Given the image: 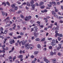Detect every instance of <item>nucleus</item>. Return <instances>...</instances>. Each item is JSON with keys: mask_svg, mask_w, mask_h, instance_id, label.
Segmentation results:
<instances>
[{"mask_svg": "<svg viewBox=\"0 0 63 63\" xmlns=\"http://www.w3.org/2000/svg\"><path fill=\"white\" fill-rule=\"evenodd\" d=\"M27 42V40H25L24 42V40H23V41H21L19 43V45H20V46H21V45H20L21 44V43H22V45H25V44Z\"/></svg>", "mask_w": 63, "mask_h": 63, "instance_id": "nucleus-1", "label": "nucleus"}, {"mask_svg": "<svg viewBox=\"0 0 63 63\" xmlns=\"http://www.w3.org/2000/svg\"><path fill=\"white\" fill-rule=\"evenodd\" d=\"M37 27L35 26L34 28H31V32H32L34 30V32H37V29H38Z\"/></svg>", "mask_w": 63, "mask_h": 63, "instance_id": "nucleus-2", "label": "nucleus"}, {"mask_svg": "<svg viewBox=\"0 0 63 63\" xmlns=\"http://www.w3.org/2000/svg\"><path fill=\"white\" fill-rule=\"evenodd\" d=\"M31 18V16H26V18H25L24 19L26 21H28V20H30Z\"/></svg>", "mask_w": 63, "mask_h": 63, "instance_id": "nucleus-3", "label": "nucleus"}, {"mask_svg": "<svg viewBox=\"0 0 63 63\" xmlns=\"http://www.w3.org/2000/svg\"><path fill=\"white\" fill-rule=\"evenodd\" d=\"M31 46V44H27L25 45V47L27 49H29L30 48V47Z\"/></svg>", "mask_w": 63, "mask_h": 63, "instance_id": "nucleus-4", "label": "nucleus"}, {"mask_svg": "<svg viewBox=\"0 0 63 63\" xmlns=\"http://www.w3.org/2000/svg\"><path fill=\"white\" fill-rule=\"evenodd\" d=\"M51 44L52 46H55V40L54 39L52 40V42H51Z\"/></svg>", "mask_w": 63, "mask_h": 63, "instance_id": "nucleus-5", "label": "nucleus"}, {"mask_svg": "<svg viewBox=\"0 0 63 63\" xmlns=\"http://www.w3.org/2000/svg\"><path fill=\"white\" fill-rule=\"evenodd\" d=\"M50 5H48V4L47 6V7H50L51 6V5H52V4H53L54 5H56V2H52L50 3Z\"/></svg>", "mask_w": 63, "mask_h": 63, "instance_id": "nucleus-6", "label": "nucleus"}, {"mask_svg": "<svg viewBox=\"0 0 63 63\" xmlns=\"http://www.w3.org/2000/svg\"><path fill=\"white\" fill-rule=\"evenodd\" d=\"M43 59L44 61H45V62H46V63H48V62H50V61L49 60H48L47 59H46V57H44Z\"/></svg>", "mask_w": 63, "mask_h": 63, "instance_id": "nucleus-7", "label": "nucleus"}, {"mask_svg": "<svg viewBox=\"0 0 63 63\" xmlns=\"http://www.w3.org/2000/svg\"><path fill=\"white\" fill-rule=\"evenodd\" d=\"M10 44H13V43H15V41L14 40L10 39Z\"/></svg>", "mask_w": 63, "mask_h": 63, "instance_id": "nucleus-8", "label": "nucleus"}, {"mask_svg": "<svg viewBox=\"0 0 63 63\" xmlns=\"http://www.w3.org/2000/svg\"><path fill=\"white\" fill-rule=\"evenodd\" d=\"M58 46L59 47H58L57 48V49L58 50H59L60 48H61V44H59Z\"/></svg>", "mask_w": 63, "mask_h": 63, "instance_id": "nucleus-9", "label": "nucleus"}, {"mask_svg": "<svg viewBox=\"0 0 63 63\" xmlns=\"http://www.w3.org/2000/svg\"><path fill=\"white\" fill-rule=\"evenodd\" d=\"M55 32L56 33L55 35V37H57V36L59 35V33H57L58 32V31H56Z\"/></svg>", "mask_w": 63, "mask_h": 63, "instance_id": "nucleus-10", "label": "nucleus"}, {"mask_svg": "<svg viewBox=\"0 0 63 63\" xmlns=\"http://www.w3.org/2000/svg\"><path fill=\"white\" fill-rule=\"evenodd\" d=\"M3 28L2 27H1L0 31L1 32V33L2 34H4V32H3Z\"/></svg>", "mask_w": 63, "mask_h": 63, "instance_id": "nucleus-11", "label": "nucleus"}, {"mask_svg": "<svg viewBox=\"0 0 63 63\" xmlns=\"http://www.w3.org/2000/svg\"><path fill=\"white\" fill-rule=\"evenodd\" d=\"M52 62L53 63H56V60L55 59H52Z\"/></svg>", "mask_w": 63, "mask_h": 63, "instance_id": "nucleus-12", "label": "nucleus"}, {"mask_svg": "<svg viewBox=\"0 0 63 63\" xmlns=\"http://www.w3.org/2000/svg\"><path fill=\"white\" fill-rule=\"evenodd\" d=\"M13 26V30H15V28H16V24H14Z\"/></svg>", "mask_w": 63, "mask_h": 63, "instance_id": "nucleus-13", "label": "nucleus"}, {"mask_svg": "<svg viewBox=\"0 0 63 63\" xmlns=\"http://www.w3.org/2000/svg\"><path fill=\"white\" fill-rule=\"evenodd\" d=\"M30 47V49H32L34 48V46L32 44H31Z\"/></svg>", "mask_w": 63, "mask_h": 63, "instance_id": "nucleus-14", "label": "nucleus"}, {"mask_svg": "<svg viewBox=\"0 0 63 63\" xmlns=\"http://www.w3.org/2000/svg\"><path fill=\"white\" fill-rule=\"evenodd\" d=\"M50 26H48V28H52V24H50Z\"/></svg>", "mask_w": 63, "mask_h": 63, "instance_id": "nucleus-15", "label": "nucleus"}, {"mask_svg": "<svg viewBox=\"0 0 63 63\" xmlns=\"http://www.w3.org/2000/svg\"><path fill=\"white\" fill-rule=\"evenodd\" d=\"M14 49V47H12V50H11L10 51H9V53H10L11 52H13V50Z\"/></svg>", "mask_w": 63, "mask_h": 63, "instance_id": "nucleus-16", "label": "nucleus"}, {"mask_svg": "<svg viewBox=\"0 0 63 63\" xmlns=\"http://www.w3.org/2000/svg\"><path fill=\"white\" fill-rule=\"evenodd\" d=\"M41 47V45L40 44H38L37 45V47L38 48H40Z\"/></svg>", "mask_w": 63, "mask_h": 63, "instance_id": "nucleus-17", "label": "nucleus"}, {"mask_svg": "<svg viewBox=\"0 0 63 63\" xmlns=\"http://www.w3.org/2000/svg\"><path fill=\"white\" fill-rule=\"evenodd\" d=\"M38 53H39V52L38 51H36L34 52V54H35V55H36V54H38Z\"/></svg>", "mask_w": 63, "mask_h": 63, "instance_id": "nucleus-18", "label": "nucleus"}, {"mask_svg": "<svg viewBox=\"0 0 63 63\" xmlns=\"http://www.w3.org/2000/svg\"><path fill=\"white\" fill-rule=\"evenodd\" d=\"M16 5V4H12L11 6L12 8H14L15 7V5Z\"/></svg>", "mask_w": 63, "mask_h": 63, "instance_id": "nucleus-19", "label": "nucleus"}, {"mask_svg": "<svg viewBox=\"0 0 63 63\" xmlns=\"http://www.w3.org/2000/svg\"><path fill=\"white\" fill-rule=\"evenodd\" d=\"M4 5V6H6V2H4L2 3V5Z\"/></svg>", "mask_w": 63, "mask_h": 63, "instance_id": "nucleus-20", "label": "nucleus"}, {"mask_svg": "<svg viewBox=\"0 0 63 63\" xmlns=\"http://www.w3.org/2000/svg\"><path fill=\"white\" fill-rule=\"evenodd\" d=\"M44 4V3L43 2H41L40 3L39 5L40 6H42V5H43Z\"/></svg>", "mask_w": 63, "mask_h": 63, "instance_id": "nucleus-21", "label": "nucleus"}, {"mask_svg": "<svg viewBox=\"0 0 63 63\" xmlns=\"http://www.w3.org/2000/svg\"><path fill=\"white\" fill-rule=\"evenodd\" d=\"M18 58H22L23 56L22 55H20L18 56Z\"/></svg>", "mask_w": 63, "mask_h": 63, "instance_id": "nucleus-22", "label": "nucleus"}, {"mask_svg": "<svg viewBox=\"0 0 63 63\" xmlns=\"http://www.w3.org/2000/svg\"><path fill=\"white\" fill-rule=\"evenodd\" d=\"M27 4L26 5L27 6H30V3L28 2H27Z\"/></svg>", "mask_w": 63, "mask_h": 63, "instance_id": "nucleus-23", "label": "nucleus"}, {"mask_svg": "<svg viewBox=\"0 0 63 63\" xmlns=\"http://www.w3.org/2000/svg\"><path fill=\"white\" fill-rule=\"evenodd\" d=\"M9 11L10 12H11V11H12L13 12H15V10H14L13 9H12L11 10H10Z\"/></svg>", "mask_w": 63, "mask_h": 63, "instance_id": "nucleus-24", "label": "nucleus"}, {"mask_svg": "<svg viewBox=\"0 0 63 63\" xmlns=\"http://www.w3.org/2000/svg\"><path fill=\"white\" fill-rule=\"evenodd\" d=\"M5 47V45H4L3 46H2V49H4V50H5V48H4V47Z\"/></svg>", "mask_w": 63, "mask_h": 63, "instance_id": "nucleus-25", "label": "nucleus"}, {"mask_svg": "<svg viewBox=\"0 0 63 63\" xmlns=\"http://www.w3.org/2000/svg\"><path fill=\"white\" fill-rule=\"evenodd\" d=\"M8 32V30H5L4 33L5 34H6V33H7Z\"/></svg>", "mask_w": 63, "mask_h": 63, "instance_id": "nucleus-26", "label": "nucleus"}, {"mask_svg": "<svg viewBox=\"0 0 63 63\" xmlns=\"http://www.w3.org/2000/svg\"><path fill=\"white\" fill-rule=\"evenodd\" d=\"M44 19L45 20H46L45 22L46 23L47 22V21H48V20L47 19V18H44Z\"/></svg>", "mask_w": 63, "mask_h": 63, "instance_id": "nucleus-27", "label": "nucleus"}, {"mask_svg": "<svg viewBox=\"0 0 63 63\" xmlns=\"http://www.w3.org/2000/svg\"><path fill=\"white\" fill-rule=\"evenodd\" d=\"M52 13L53 15L54 16H55V13L53 11H52Z\"/></svg>", "mask_w": 63, "mask_h": 63, "instance_id": "nucleus-28", "label": "nucleus"}, {"mask_svg": "<svg viewBox=\"0 0 63 63\" xmlns=\"http://www.w3.org/2000/svg\"><path fill=\"white\" fill-rule=\"evenodd\" d=\"M8 19H9V17H8L6 19H5L3 21H6V20H8Z\"/></svg>", "mask_w": 63, "mask_h": 63, "instance_id": "nucleus-29", "label": "nucleus"}, {"mask_svg": "<svg viewBox=\"0 0 63 63\" xmlns=\"http://www.w3.org/2000/svg\"><path fill=\"white\" fill-rule=\"evenodd\" d=\"M11 25L10 24H8L7 25L5 26V27H9Z\"/></svg>", "mask_w": 63, "mask_h": 63, "instance_id": "nucleus-30", "label": "nucleus"}, {"mask_svg": "<svg viewBox=\"0 0 63 63\" xmlns=\"http://www.w3.org/2000/svg\"><path fill=\"white\" fill-rule=\"evenodd\" d=\"M32 1L30 3L31 4H33L34 3V1H33V0H32Z\"/></svg>", "mask_w": 63, "mask_h": 63, "instance_id": "nucleus-31", "label": "nucleus"}, {"mask_svg": "<svg viewBox=\"0 0 63 63\" xmlns=\"http://www.w3.org/2000/svg\"><path fill=\"white\" fill-rule=\"evenodd\" d=\"M35 40L36 41H40V39L39 38H37V39H35Z\"/></svg>", "mask_w": 63, "mask_h": 63, "instance_id": "nucleus-32", "label": "nucleus"}, {"mask_svg": "<svg viewBox=\"0 0 63 63\" xmlns=\"http://www.w3.org/2000/svg\"><path fill=\"white\" fill-rule=\"evenodd\" d=\"M20 16L22 18H24V16L22 15H20Z\"/></svg>", "mask_w": 63, "mask_h": 63, "instance_id": "nucleus-33", "label": "nucleus"}, {"mask_svg": "<svg viewBox=\"0 0 63 63\" xmlns=\"http://www.w3.org/2000/svg\"><path fill=\"white\" fill-rule=\"evenodd\" d=\"M58 36H60V37H62L63 36V35H62V34H59Z\"/></svg>", "mask_w": 63, "mask_h": 63, "instance_id": "nucleus-34", "label": "nucleus"}, {"mask_svg": "<svg viewBox=\"0 0 63 63\" xmlns=\"http://www.w3.org/2000/svg\"><path fill=\"white\" fill-rule=\"evenodd\" d=\"M45 38H44L43 39H42L41 40L42 42H43V41H45Z\"/></svg>", "mask_w": 63, "mask_h": 63, "instance_id": "nucleus-35", "label": "nucleus"}, {"mask_svg": "<svg viewBox=\"0 0 63 63\" xmlns=\"http://www.w3.org/2000/svg\"><path fill=\"white\" fill-rule=\"evenodd\" d=\"M58 40L59 41H60V40H61V38L59 37L58 38Z\"/></svg>", "mask_w": 63, "mask_h": 63, "instance_id": "nucleus-36", "label": "nucleus"}, {"mask_svg": "<svg viewBox=\"0 0 63 63\" xmlns=\"http://www.w3.org/2000/svg\"><path fill=\"white\" fill-rule=\"evenodd\" d=\"M50 55H53V53L52 52V51H51L50 52Z\"/></svg>", "mask_w": 63, "mask_h": 63, "instance_id": "nucleus-37", "label": "nucleus"}, {"mask_svg": "<svg viewBox=\"0 0 63 63\" xmlns=\"http://www.w3.org/2000/svg\"><path fill=\"white\" fill-rule=\"evenodd\" d=\"M39 27H41V28H43V27H44V26H43V25H39Z\"/></svg>", "mask_w": 63, "mask_h": 63, "instance_id": "nucleus-38", "label": "nucleus"}, {"mask_svg": "<svg viewBox=\"0 0 63 63\" xmlns=\"http://www.w3.org/2000/svg\"><path fill=\"white\" fill-rule=\"evenodd\" d=\"M6 4H7V5H8V6H10V3H9V2H8V1L7 2Z\"/></svg>", "mask_w": 63, "mask_h": 63, "instance_id": "nucleus-39", "label": "nucleus"}, {"mask_svg": "<svg viewBox=\"0 0 63 63\" xmlns=\"http://www.w3.org/2000/svg\"><path fill=\"white\" fill-rule=\"evenodd\" d=\"M13 59V58L11 56H10L8 57L9 59Z\"/></svg>", "mask_w": 63, "mask_h": 63, "instance_id": "nucleus-40", "label": "nucleus"}, {"mask_svg": "<svg viewBox=\"0 0 63 63\" xmlns=\"http://www.w3.org/2000/svg\"><path fill=\"white\" fill-rule=\"evenodd\" d=\"M5 55V54H3V55H0V57H4Z\"/></svg>", "mask_w": 63, "mask_h": 63, "instance_id": "nucleus-41", "label": "nucleus"}, {"mask_svg": "<svg viewBox=\"0 0 63 63\" xmlns=\"http://www.w3.org/2000/svg\"><path fill=\"white\" fill-rule=\"evenodd\" d=\"M20 35H21L22 36L23 35V33L21 32H20Z\"/></svg>", "mask_w": 63, "mask_h": 63, "instance_id": "nucleus-42", "label": "nucleus"}, {"mask_svg": "<svg viewBox=\"0 0 63 63\" xmlns=\"http://www.w3.org/2000/svg\"><path fill=\"white\" fill-rule=\"evenodd\" d=\"M36 6V5L35 4H34L33 5H32V7H34V8H35V6Z\"/></svg>", "mask_w": 63, "mask_h": 63, "instance_id": "nucleus-43", "label": "nucleus"}, {"mask_svg": "<svg viewBox=\"0 0 63 63\" xmlns=\"http://www.w3.org/2000/svg\"><path fill=\"white\" fill-rule=\"evenodd\" d=\"M16 3L18 4H19V5L21 4V3L18 1H17Z\"/></svg>", "mask_w": 63, "mask_h": 63, "instance_id": "nucleus-44", "label": "nucleus"}, {"mask_svg": "<svg viewBox=\"0 0 63 63\" xmlns=\"http://www.w3.org/2000/svg\"><path fill=\"white\" fill-rule=\"evenodd\" d=\"M21 13V11H19L17 12V14H20V13Z\"/></svg>", "mask_w": 63, "mask_h": 63, "instance_id": "nucleus-45", "label": "nucleus"}, {"mask_svg": "<svg viewBox=\"0 0 63 63\" xmlns=\"http://www.w3.org/2000/svg\"><path fill=\"white\" fill-rule=\"evenodd\" d=\"M48 40L49 41H50L51 40H52V39L51 38H48Z\"/></svg>", "mask_w": 63, "mask_h": 63, "instance_id": "nucleus-46", "label": "nucleus"}, {"mask_svg": "<svg viewBox=\"0 0 63 63\" xmlns=\"http://www.w3.org/2000/svg\"><path fill=\"white\" fill-rule=\"evenodd\" d=\"M13 32H11V33H10L9 34V35H10V36H12L13 35Z\"/></svg>", "mask_w": 63, "mask_h": 63, "instance_id": "nucleus-47", "label": "nucleus"}, {"mask_svg": "<svg viewBox=\"0 0 63 63\" xmlns=\"http://www.w3.org/2000/svg\"><path fill=\"white\" fill-rule=\"evenodd\" d=\"M15 10H17V6H16L15 8Z\"/></svg>", "mask_w": 63, "mask_h": 63, "instance_id": "nucleus-48", "label": "nucleus"}, {"mask_svg": "<svg viewBox=\"0 0 63 63\" xmlns=\"http://www.w3.org/2000/svg\"><path fill=\"white\" fill-rule=\"evenodd\" d=\"M16 56H15L13 58V61H15V59H16Z\"/></svg>", "mask_w": 63, "mask_h": 63, "instance_id": "nucleus-49", "label": "nucleus"}, {"mask_svg": "<svg viewBox=\"0 0 63 63\" xmlns=\"http://www.w3.org/2000/svg\"><path fill=\"white\" fill-rule=\"evenodd\" d=\"M32 7V8L31 9V10H33L35 9V7Z\"/></svg>", "mask_w": 63, "mask_h": 63, "instance_id": "nucleus-50", "label": "nucleus"}, {"mask_svg": "<svg viewBox=\"0 0 63 63\" xmlns=\"http://www.w3.org/2000/svg\"><path fill=\"white\" fill-rule=\"evenodd\" d=\"M2 16H5V12H2Z\"/></svg>", "mask_w": 63, "mask_h": 63, "instance_id": "nucleus-51", "label": "nucleus"}, {"mask_svg": "<svg viewBox=\"0 0 63 63\" xmlns=\"http://www.w3.org/2000/svg\"><path fill=\"white\" fill-rule=\"evenodd\" d=\"M49 49H52V47L51 46H50L49 47Z\"/></svg>", "mask_w": 63, "mask_h": 63, "instance_id": "nucleus-52", "label": "nucleus"}, {"mask_svg": "<svg viewBox=\"0 0 63 63\" xmlns=\"http://www.w3.org/2000/svg\"><path fill=\"white\" fill-rule=\"evenodd\" d=\"M56 43L57 44H58V41H57V39H56Z\"/></svg>", "mask_w": 63, "mask_h": 63, "instance_id": "nucleus-53", "label": "nucleus"}, {"mask_svg": "<svg viewBox=\"0 0 63 63\" xmlns=\"http://www.w3.org/2000/svg\"><path fill=\"white\" fill-rule=\"evenodd\" d=\"M58 54L59 56H61V54L59 53H58Z\"/></svg>", "mask_w": 63, "mask_h": 63, "instance_id": "nucleus-54", "label": "nucleus"}, {"mask_svg": "<svg viewBox=\"0 0 63 63\" xmlns=\"http://www.w3.org/2000/svg\"><path fill=\"white\" fill-rule=\"evenodd\" d=\"M45 7L44 6H43L41 7V9H44Z\"/></svg>", "mask_w": 63, "mask_h": 63, "instance_id": "nucleus-55", "label": "nucleus"}, {"mask_svg": "<svg viewBox=\"0 0 63 63\" xmlns=\"http://www.w3.org/2000/svg\"><path fill=\"white\" fill-rule=\"evenodd\" d=\"M9 50V48L8 47H6L5 49V50Z\"/></svg>", "mask_w": 63, "mask_h": 63, "instance_id": "nucleus-56", "label": "nucleus"}, {"mask_svg": "<svg viewBox=\"0 0 63 63\" xmlns=\"http://www.w3.org/2000/svg\"><path fill=\"white\" fill-rule=\"evenodd\" d=\"M27 3L26 2H24L23 3V4L22 5V6H23V5H26Z\"/></svg>", "mask_w": 63, "mask_h": 63, "instance_id": "nucleus-57", "label": "nucleus"}, {"mask_svg": "<svg viewBox=\"0 0 63 63\" xmlns=\"http://www.w3.org/2000/svg\"><path fill=\"white\" fill-rule=\"evenodd\" d=\"M54 25H56V26H57V22H56L55 23H54Z\"/></svg>", "mask_w": 63, "mask_h": 63, "instance_id": "nucleus-58", "label": "nucleus"}, {"mask_svg": "<svg viewBox=\"0 0 63 63\" xmlns=\"http://www.w3.org/2000/svg\"><path fill=\"white\" fill-rule=\"evenodd\" d=\"M21 38V36H18L17 37V38L19 39V38Z\"/></svg>", "mask_w": 63, "mask_h": 63, "instance_id": "nucleus-59", "label": "nucleus"}, {"mask_svg": "<svg viewBox=\"0 0 63 63\" xmlns=\"http://www.w3.org/2000/svg\"><path fill=\"white\" fill-rule=\"evenodd\" d=\"M59 22L60 23H63V21L61 20Z\"/></svg>", "mask_w": 63, "mask_h": 63, "instance_id": "nucleus-60", "label": "nucleus"}, {"mask_svg": "<svg viewBox=\"0 0 63 63\" xmlns=\"http://www.w3.org/2000/svg\"><path fill=\"white\" fill-rule=\"evenodd\" d=\"M56 29V30H58L59 29V26H57Z\"/></svg>", "mask_w": 63, "mask_h": 63, "instance_id": "nucleus-61", "label": "nucleus"}, {"mask_svg": "<svg viewBox=\"0 0 63 63\" xmlns=\"http://www.w3.org/2000/svg\"><path fill=\"white\" fill-rule=\"evenodd\" d=\"M17 28L18 29H19V28H20V26H17Z\"/></svg>", "mask_w": 63, "mask_h": 63, "instance_id": "nucleus-62", "label": "nucleus"}, {"mask_svg": "<svg viewBox=\"0 0 63 63\" xmlns=\"http://www.w3.org/2000/svg\"><path fill=\"white\" fill-rule=\"evenodd\" d=\"M16 63H19V61H18L17 60L16 61Z\"/></svg>", "mask_w": 63, "mask_h": 63, "instance_id": "nucleus-63", "label": "nucleus"}, {"mask_svg": "<svg viewBox=\"0 0 63 63\" xmlns=\"http://www.w3.org/2000/svg\"><path fill=\"white\" fill-rule=\"evenodd\" d=\"M37 23H38V24H40V22L38 21L37 22Z\"/></svg>", "mask_w": 63, "mask_h": 63, "instance_id": "nucleus-64", "label": "nucleus"}]
</instances>
